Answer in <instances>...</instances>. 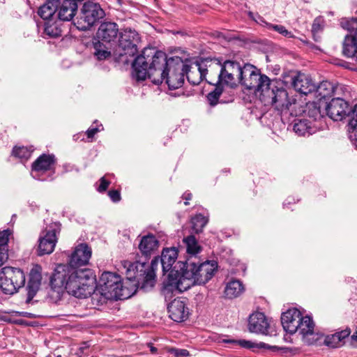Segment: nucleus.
<instances>
[{
    "label": "nucleus",
    "instance_id": "f257e3e1",
    "mask_svg": "<svg viewBox=\"0 0 357 357\" xmlns=\"http://www.w3.org/2000/svg\"><path fill=\"white\" fill-rule=\"evenodd\" d=\"M132 68L137 80L149 78L158 85L165 79L169 89L172 90L183 86L188 65L184 64L180 57L167 59L163 52L145 48L134 61Z\"/></svg>",
    "mask_w": 357,
    "mask_h": 357
},
{
    "label": "nucleus",
    "instance_id": "f03ea898",
    "mask_svg": "<svg viewBox=\"0 0 357 357\" xmlns=\"http://www.w3.org/2000/svg\"><path fill=\"white\" fill-rule=\"evenodd\" d=\"M217 268L218 264L215 261L199 263V259L190 261L188 259L185 264L180 265L181 273L178 270H172L169 273L162 294L166 300H170L176 294L183 292L192 286L204 284L213 277Z\"/></svg>",
    "mask_w": 357,
    "mask_h": 357
},
{
    "label": "nucleus",
    "instance_id": "7ed1b4c3",
    "mask_svg": "<svg viewBox=\"0 0 357 357\" xmlns=\"http://www.w3.org/2000/svg\"><path fill=\"white\" fill-rule=\"evenodd\" d=\"M94 278L89 268L59 264L50 279L52 288L60 294L66 290L77 298H86L93 291Z\"/></svg>",
    "mask_w": 357,
    "mask_h": 357
},
{
    "label": "nucleus",
    "instance_id": "20e7f679",
    "mask_svg": "<svg viewBox=\"0 0 357 357\" xmlns=\"http://www.w3.org/2000/svg\"><path fill=\"white\" fill-rule=\"evenodd\" d=\"M159 263V258L155 257L151 264V268H146L145 263L138 261L131 262L124 260L121 262L119 269L124 272L126 278L130 281L137 280V283L140 289L145 291L150 290L155 284V273Z\"/></svg>",
    "mask_w": 357,
    "mask_h": 357
},
{
    "label": "nucleus",
    "instance_id": "39448f33",
    "mask_svg": "<svg viewBox=\"0 0 357 357\" xmlns=\"http://www.w3.org/2000/svg\"><path fill=\"white\" fill-rule=\"evenodd\" d=\"M259 98L265 105H271L282 112L290 110L291 114H293L291 107L296 106L295 99L289 98L287 91L283 87L276 86L273 81H270Z\"/></svg>",
    "mask_w": 357,
    "mask_h": 357
},
{
    "label": "nucleus",
    "instance_id": "423d86ee",
    "mask_svg": "<svg viewBox=\"0 0 357 357\" xmlns=\"http://www.w3.org/2000/svg\"><path fill=\"white\" fill-rule=\"evenodd\" d=\"M270 78L261 75L257 68L250 64H245L243 67L242 77H240L239 82L245 88L253 90L255 95L259 98L264 89L270 84Z\"/></svg>",
    "mask_w": 357,
    "mask_h": 357
},
{
    "label": "nucleus",
    "instance_id": "0eeeda50",
    "mask_svg": "<svg viewBox=\"0 0 357 357\" xmlns=\"http://www.w3.org/2000/svg\"><path fill=\"white\" fill-rule=\"evenodd\" d=\"M100 286L102 294L109 298L123 300L128 298L129 293L123 287L119 275L111 273L105 272L100 278Z\"/></svg>",
    "mask_w": 357,
    "mask_h": 357
},
{
    "label": "nucleus",
    "instance_id": "6e6552de",
    "mask_svg": "<svg viewBox=\"0 0 357 357\" xmlns=\"http://www.w3.org/2000/svg\"><path fill=\"white\" fill-rule=\"evenodd\" d=\"M25 284L24 272L17 268L6 266L0 270V288L6 294H13Z\"/></svg>",
    "mask_w": 357,
    "mask_h": 357
},
{
    "label": "nucleus",
    "instance_id": "1a4fd4ad",
    "mask_svg": "<svg viewBox=\"0 0 357 357\" xmlns=\"http://www.w3.org/2000/svg\"><path fill=\"white\" fill-rule=\"evenodd\" d=\"M104 16L105 12L98 3L87 1L84 3L75 24L79 30L85 31L93 26Z\"/></svg>",
    "mask_w": 357,
    "mask_h": 357
},
{
    "label": "nucleus",
    "instance_id": "9d476101",
    "mask_svg": "<svg viewBox=\"0 0 357 357\" xmlns=\"http://www.w3.org/2000/svg\"><path fill=\"white\" fill-rule=\"evenodd\" d=\"M140 42L139 33L131 28L121 29L119 32V56H133L138 52L137 45Z\"/></svg>",
    "mask_w": 357,
    "mask_h": 357
},
{
    "label": "nucleus",
    "instance_id": "9b49d317",
    "mask_svg": "<svg viewBox=\"0 0 357 357\" xmlns=\"http://www.w3.org/2000/svg\"><path fill=\"white\" fill-rule=\"evenodd\" d=\"M61 231L59 222H52L46 226L39 238L38 254L49 255L54 251L57 241V234Z\"/></svg>",
    "mask_w": 357,
    "mask_h": 357
},
{
    "label": "nucleus",
    "instance_id": "f8f14e48",
    "mask_svg": "<svg viewBox=\"0 0 357 357\" xmlns=\"http://www.w3.org/2000/svg\"><path fill=\"white\" fill-rule=\"evenodd\" d=\"M315 325L311 317L303 315L299 321L297 332L301 335L303 342L308 345L316 344L322 340L323 335L315 331Z\"/></svg>",
    "mask_w": 357,
    "mask_h": 357
},
{
    "label": "nucleus",
    "instance_id": "ddd939ff",
    "mask_svg": "<svg viewBox=\"0 0 357 357\" xmlns=\"http://www.w3.org/2000/svg\"><path fill=\"white\" fill-rule=\"evenodd\" d=\"M344 95L338 96L331 100L326 106L327 115L333 121H341L350 114V107L344 100Z\"/></svg>",
    "mask_w": 357,
    "mask_h": 357
},
{
    "label": "nucleus",
    "instance_id": "4468645a",
    "mask_svg": "<svg viewBox=\"0 0 357 357\" xmlns=\"http://www.w3.org/2000/svg\"><path fill=\"white\" fill-rule=\"evenodd\" d=\"M243 68L237 62L227 61L221 67V70L218 74V82L226 84H234L235 77L238 80L242 77Z\"/></svg>",
    "mask_w": 357,
    "mask_h": 357
},
{
    "label": "nucleus",
    "instance_id": "2eb2a0df",
    "mask_svg": "<svg viewBox=\"0 0 357 357\" xmlns=\"http://www.w3.org/2000/svg\"><path fill=\"white\" fill-rule=\"evenodd\" d=\"M313 93L316 98L321 100L330 98L333 95H335L337 96L344 95V96H347V94L349 93V91L347 87L342 85L338 84L334 86L328 81H324L317 86H315V89Z\"/></svg>",
    "mask_w": 357,
    "mask_h": 357
},
{
    "label": "nucleus",
    "instance_id": "dca6fc26",
    "mask_svg": "<svg viewBox=\"0 0 357 357\" xmlns=\"http://www.w3.org/2000/svg\"><path fill=\"white\" fill-rule=\"evenodd\" d=\"M55 158L54 155L43 154L33 163L31 176L33 178L43 181L40 176L47 171L54 172V165Z\"/></svg>",
    "mask_w": 357,
    "mask_h": 357
},
{
    "label": "nucleus",
    "instance_id": "f3484780",
    "mask_svg": "<svg viewBox=\"0 0 357 357\" xmlns=\"http://www.w3.org/2000/svg\"><path fill=\"white\" fill-rule=\"evenodd\" d=\"M91 249L86 243L77 245L69 256L68 266L77 268L89 263L91 257Z\"/></svg>",
    "mask_w": 357,
    "mask_h": 357
},
{
    "label": "nucleus",
    "instance_id": "a211bd4d",
    "mask_svg": "<svg viewBox=\"0 0 357 357\" xmlns=\"http://www.w3.org/2000/svg\"><path fill=\"white\" fill-rule=\"evenodd\" d=\"M248 329L251 333L262 335H269L271 333V326L268 319L264 313L259 312H254L250 316Z\"/></svg>",
    "mask_w": 357,
    "mask_h": 357
},
{
    "label": "nucleus",
    "instance_id": "6ab92c4d",
    "mask_svg": "<svg viewBox=\"0 0 357 357\" xmlns=\"http://www.w3.org/2000/svg\"><path fill=\"white\" fill-rule=\"evenodd\" d=\"M303 316L301 312L297 308H291L283 312L281 316L283 328L290 334L296 333Z\"/></svg>",
    "mask_w": 357,
    "mask_h": 357
},
{
    "label": "nucleus",
    "instance_id": "aec40b11",
    "mask_svg": "<svg viewBox=\"0 0 357 357\" xmlns=\"http://www.w3.org/2000/svg\"><path fill=\"white\" fill-rule=\"evenodd\" d=\"M177 257L178 250L176 248H165L162 250L160 261L162 264L164 273L169 271L170 273L172 270H178L180 273L181 272L180 265L185 264V262L178 261L177 264L172 268Z\"/></svg>",
    "mask_w": 357,
    "mask_h": 357
},
{
    "label": "nucleus",
    "instance_id": "412c9836",
    "mask_svg": "<svg viewBox=\"0 0 357 357\" xmlns=\"http://www.w3.org/2000/svg\"><path fill=\"white\" fill-rule=\"evenodd\" d=\"M77 10V4L73 0H63L56 5V16L61 21H70Z\"/></svg>",
    "mask_w": 357,
    "mask_h": 357
},
{
    "label": "nucleus",
    "instance_id": "4be33fe9",
    "mask_svg": "<svg viewBox=\"0 0 357 357\" xmlns=\"http://www.w3.org/2000/svg\"><path fill=\"white\" fill-rule=\"evenodd\" d=\"M119 28L116 23L105 22L99 26L97 36L102 42L110 43L116 40Z\"/></svg>",
    "mask_w": 357,
    "mask_h": 357
},
{
    "label": "nucleus",
    "instance_id": "5701e85b",
    "mask_svg": "<svg viewBox=\"0 0 357 357\" xmlns=\"http://www.w3.org/2000/svg\"><path fill=\"white\" fill-rule=\"evenodd\" d=\"M291 126L293 130L298 136L310 135L317 130V126L305 117L295 119Z\"/></svg>",
    "mask_w": 357,
    "mask_h": 357
},
{
    "label": "nucleus",
    "instance_id": "b1692460",
    "mask_svg": "<svg viewBox=\"0 0 357 357\" xmlns=\"http://www.w3.org/2000/svg\"><path fill=\"white\" fill-rule=\"evenodd\" d=\"M292 86L296 91L301 93L308 94L314 92L315 84L310 77L302 73L298 74L292 79Z\"/></svg>",
    "mask_w": 357,
    "mask_h": 357
},
{
    "label": "nucleus",
    "instance_id": "393cba45",
    "mask_svg": "<svg viewBox=\"0 0 357 357\" xmlns=\"http://www.w3.org/2000/svg\"><path fill=\"white\" fill-rule=\"evenodd\" d=\"M168 312L169 317L176 322L184 321L188 314L185 303L177 299H174L169 304Z\"/></svg>",
    "mask_w": 357,
    "mask_h": 357
},
{
    "label": "nucleus",
    "instance_id": "a878e982",
    "mask_svg": "<svg viewBox=\"0 0 357 357\" xmlns=\"http://www.w3.org/2000/svg\"><path fill=\"white\" fill-rule=\"evenodd\" d=\"M351 333V330L348 328L341 331L336 332L333 334L323 337L324 343L332 348H337L342 346L345 342V339L347 338Z\"/></svg>",
    "mask_w": 357,
    "mask_h": 357
},
{
    "label": "nucleus",
    "instance_id": "bb28decb",
    "mask_svg": "<svg viewBox=\"0 0 357 357\" xmlns=\"http://www.w3.org/2000/svg\"><path fill=\"white\" fill-rule=\"evenodd\" d=\"M183 242L186 248L187 259L190 261L199 260L197 255L202 251V247L199 245L197 239L194 236H188L184 238Z\"/></svg>",
    "mask_w": 357,
    "mask_h": 357
},
{
    "label": "nucleus",
    "instance_id": "cd10ccee",
    "mask_svg": "<svg viewBox=\"0 0 357 357\" xmlns=\"http://www.w3.org/2000/svg\"><path fill=\"white\" fill-rule=\"evenodd\" d=\"M40 271L41 268L36 266L30 271L28 283L29 297L33 298L40 287L42 279Z\"/></svg>",
    "mask_w": 357,
    "mask_h": 357
},
{
    "label": "nucleus",
    "instance_id": "c85d7f7f",
    "mask_svg": "<svg viewBox=\"0 0 357 357\" xmlns=\"http://www.w3.org/2000/svg\"><path fill=\"white\" fill-rule=\"evenodd\" d=\"M158 241L153 235L144 236L139 245V248L145 257L151 256L158 249Z\"/></svg>",
    "mask_w": 357,
    "mask_h": 357
},
{
    "label": "nucleus",
    "instance_id": "c756f323",
    "mask_svg": "<svg viewBox=\"0 0 357 357\" xmlns=\"http://www.w3.org/2000/svg\"><path fill=\"white\" fill-rule=\"evenodd\" d=\"M206 69L202 68L197 63L195 67L188 65V70L185 72L187 79L192 85H198L206 75Z\"/></svg>",
    "mask_w": 357,
    "mask_h": 357
},
{
    "label": "nucleus",
    "instance_id": "7c9ffc66",
    "mask_svg": "<svg viewBox=\"0 0 357 357\" xmlns=\"http://www.w3.org/2000/svg\"><path fill=\"white\" fill-rule=\"evenodd\" d=\"M342 54L353 58L357 54V40L355 35H347L342 42Z\"/></svg>",
    "mask_w": 357,
    "mask_h": 357
},
{
    "label": "nucleus",
    "instance_id": "2f4dec72",
    "mask_svg": "<svg viewBox=\"0 0 357 357\" xmlns=\"http://www.w3.org/2000/svg\"><path fill=\"white\" fill-rule=\"evenodd\" d=\"M245 289L243 284L236 280L228 282L225 289V294L227 298L232 299L239 296Z\"/></svg>",
    "mask_w": 357,
    "mask_h": 357
},
{
    "label": "nucleus",
    "instance_id": "473e14b6",
    "mask_svg": "<svg viewBox=\"0 0 357 357\" xmlns=\"http://www.w3.org/2000/svg\"><path fill=\"white\" fill-rule=\"evenodd\" d=\"M56 13V4L54 2L48 1L39 8L38 11V15L43 18L45 22L54 20V15Z\"/></svg>",
    "mask_w": 357,
    "mask_h": 357
},
{
    "label": "nucleus",
    "instance_id": "72a5a7b5",
    "mask_svg": "<svg viewBox=\"0 0 357 357\" xmlns=\"http://www.w3.org/2000/svg\"><path fill=\"white\" fill-rule=\"evenodd\" d=\"M348 126L349 138L357 149V105L352 110Z\"/></svg>",
    "mask_w": 357,
    "mask_h": 357
},
{
    "label": "nucleus",
    "instance_id": "f704fd0d",
    "mask_svg": "<svg viewBox=\"0 0 357 357\" xmlns=\"http://www.w3.org/2000/svg\"><path fill=\"white\" fill-rule=\"evenodd\" d=\"M10 231L3 230L0 231V266L8 259V242Z\"/></svg>",
    "mask_w": 357,
    "mask_h": 357
},
{
    "label": "nucleus",
    "instance_id": "c9c22d12",
    "mask_svg": "<svg viewBox=\"0 0 357 357\" xmlns=\"http://www.w3.org/2000/svg\"><path fill=\"white\" fill-rule=\"evenodd\" d=\"M44 33L51 38H56L61 36V29L56 21L50 20L45 21L43 24Z\"/></svg>",
    "mask_w": 357,
    "mask_h": 357
},
{
    "label": "nucleus",
    "instance_id": "e433bc0d",
    "mask_svg": "<svg viewBox=\"0 0 357 357\" xmlns=\"http://www.w3.org/2000/svg\"><path fill=\"white\" fill-rule=\"evenodd\" d=\"M302 111L305 113V118L309 117L314 123L323 117L319 107L314 102L307 104L306 109Z\"/></svg>",
    "mask_w": 357,
    "mask_h": 357
},
{
    "label": "nucleus",
    "instance_id": "4c0bfd02",
    "mask_svg": "<svg viewBox=\"0 0 357 357\" xmlns=\"http://www.w3.org/2000/svg\"><path fill=\"white\" fill-rule=\"evenodd\" d=\"M191 222L192 230L195 233H199L208 222V219L202 214H197L192 218Z\"/></svg>",
    "mask_w": 357,
    "mask_h": 357
},
{
    "label": "nucleus",
    "instance_id": "58836bf2",
    "mask_svg": "<svg viewBox=\"0 0 357 357\" xmlns=\"http://www.w3.org/2000/svg\"><path fill=\"white\" fill-rule=\"evenodd\" d=\"M221 342L223 343H228L231 344L234 346L238 345L243 348H252L255 347V344L250 341L245 340H234V339H229V338H224L222 339Z\"/></svg>",
    "mask_w": 357,
    "mask_h": 357
},
{
    "label": "nucleus",
    "instance_id": "ea45409f",
    "mask_svg": "<svg viewBox=\"0 0 357 357\" xmlns=\"http://www.w3.org/2000/svg\"><path fill=\"white\" fill-rule=\"evenodd\" d=\"M33 149L25 146L15 147L13 150V154L20 159L27 160L30 158Z\"/></svg>",
    "mask_w": 357,
    "mask_h": 357
},
{
    "label": "nucleus",
    "instance_id": "a19ab883",
    "mask_svg": "<svg viewBox=\"0 0 357 357\" xmlns=\"http://www.w3.org/2000/svg\"><path fill=\"white\" fill-rule=\"evenodd\" d=\"M341 26L348 31H354L357 30V18H343L340 21Z\"/></svg>",
    "mask_w": 357,
    "mask_h": 357
},
{
    "label": "nucleus",
    "instance_id": "79ce46f5",
    "mask_svg": "<svg viewBox=\"0 0 357 357\" xmlns=\"http://www.w3.org/2000/svg\"><path fill=\"white\" fill-rule=\"evenodd\" d=\"M94 55L98 60H104L109 58L111 55L109 51L105 49L101 44L95 45Z\"/></svg>",
    "mask_w": 357,
    "mask_h": 357
},
{
    "label": "nucleus",
    "instance_id": "37998d69",
    "mask_svg": "<svg viewBox=\"0 0 357 357\" xmlns=\"http://www.w3.org/2000/svg\"><path fill=\"white\" fill-rule=\"evenodd\" d=\"M266 28H268V29H273L287 38H294V35L292 34V33L289 31L282 25L266 24Z\"/></svg>",
    "mask_w": 357,
    "mask_h": 357
},
{
    "label": "nucleus",
    "instance_id": "c03bdc74",
    "mask_svg": "<svg viewBox=\"0 0 357 357\" xmlns=\"http://www.w3.org/2000/svg\"><path fill=\"white\" fill-rule=\"evenodd\" d=\"M222 89L217 87L214 89V91L208 94L207 100L211 105L215 106V105H217L218 99L222 94Z\"/></svg>",
    "mask_w": 357,
    "mask_h": 357
},
{
    "label": "nucleus",
    "instance_id": "a18cd8bd",
    "mask_svg": "<svg viewBox=\"0 0 357 357\" xmlns=\"http://www.w3.org/2000/svg\"><path fill=\"white\" fill-rule=\"evenodd\" d=\"M109 185V181H107L105 177H102L100 179V185L98 188V191L100 192H105Z\"/></svg>",
    "mask_w": 357,
    "mask_h": 357
},
{
    "label": "nucleus",
    "instance_id": "49530a36",
    "mask_svg": "<svg viewBox=\"0 0 357 357\" xmlns=\"http://www.w3.org/2000/svg\"><path fill=\"white\" fill-rule=\"evenodd\" d=\"M172 354H173L175 357H185L189 356V351L186 349H174L172 350Z\"/></svg>",
    "mask_w": 357,
    "mask_h": 357
},
{
    "label": "nucleus",
    "instance_id": "de8ad7c7",
    "mask_svg": "<svg viewBox=\"0 0 357 357\" xmlns=\"http://www.w3.org/2000/svg\"><path fill=\"white\" fill-rule=\"evenodd\" d=\"M108 195L114 202H118L121 199V195L119 190H109Z\"/></svg>",
    "mask_w": 357,
    "mask_h": 357
},
{
    "label": "nucleus",
    "instance_id": "09e8293b",
    "mask_svg": "<svg viewBox=\"0 0 357 357\" xmlns=\"http://www.w3.org/2000/svg\"><path fill=\"white\" fill-rule=\"evenodd\" d=\"M321 20L316 18L312 24V31L314 33H317L321 29Z\"/></svg>",
    "mask_w": 357,
    "mask_h": 357
},
{
    "label": "nucleus",
    "instance_id": "8fccbe9b",
    "mask_svg": "<svg viewBox=\"0 0 357 357\" xmlns=\"http://www.w3.org/2000/svg\"><path fill=\"white\" fill-rule=\"evenodd\" d=\"M249 15L257 24L266 27V24H269L268 22H266L264 19L261 16L257 15V18H255L254 17L253 14L252 13H250Z\"/></svg>",
    "mask_w": 357,
    "mask_h": 357
},
{
    "label": "nucleus",
    "instance_id": "3c124183",
    "mask_svg": "<svg viewBox=\"0 0 357 357\" xmlns=\"http://www.w3.org/2000/svg\"><path fill=\"white\" fill-rule=\"evenodd\" d=\"M100 130L98 128H89L86 131L87 137L91 138Z\"/></svg>",
    "mask_w": 357,
    "mask_h": 357
},
{
    "label": "nucleus",
    "instance_id": "603ef678",
    "mask_svg": "<svg viewBox=\"0 0 357 357\" xmlns=\"http://www.w3.org/2000/svg\"><path fill=\"white\" fill-rule=\"evenodd\" d=\"M182 198L185 200L184 204H185V205L187 206V205L189 204L188 201L190 200L191 198H192V194L190 192H185L183 193V195L182 196Z\"/></svg>",
    "mask_w": 357,
    "mask_h": 357
},
{
    "label": "nucleus",
    "instance_id": "864d4df0",
    "mask_svg": "<svg viewBox=\"0 0 357 357\" xmlns=\"http://www.w3.org/2000/svg\"><path fill=\"white\" fill-rule=\"evenodd\" d=\"M351 338L353 343H357V331L351 335Z\"/></svg>",
    "mask_w": 357,
    "mask_h": 357
},
{
    "label": "nucleus",
    "instance_id": "5fc2aeb1",
    "mask_svg": "<svg viewBox=\"0 0 357 357\" xmlns=\"http://www.w3.org/2000/svg\"><path fill=\"white\" fill-rule=\"evenodd\" d=\"M157 349L153 346H151V351L152 353H155Z\"/></svg>",
    "mask_w": 357,
    "mask_h": 357
},
{
    "label": "nucleus",
    "instance_id": "6e6d98bb",
    "mask_svg": "<svg viewBox=\"0 0 357 357\" xmlns=\"http://www.w3.org/2000/svg\"><path fill=\"white\" fill-rule=\"evenodd\" d=\"M264 345H265V344H264V343H260V347H264Z\"/></svg>",
    "mask_w": 357,
    "mask_h": 357
},
{
    "label": "nucleus",
    "instance_id": "4d7b16f0",
    "mask_svg": "<svg viewBox=\"0 0 357 357\" xmlns=\"http://www.w3.org/2000/svg\"><path fill=\"white\" fill-rule=\"evenodd\" d=\"M56 357H62L61 355L57 356Z\"/></svg>",
    "mask_w": 357,
    "mask_h": 357
},
{
    "label": "nucleus",
    "instance_id": "13d9d810",
    "mask_svg": "<svg viewBox=\"0 0 357 357\" xmlns=\"http://www.w3.org/2000/svg\"><path fill=\"white\" fill-rule=\"evenodd\" d=\"M356 13H357V10H356Z\"/></svg>",
    "mask_w": 357,
    "mask_h": 357
}]
</instances>
